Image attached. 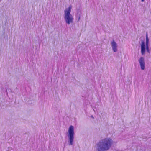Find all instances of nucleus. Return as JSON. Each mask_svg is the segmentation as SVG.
Listing matches in <instances>:
<instances>
[{
    "instance_id": "9",
    "label": "nucleus",
    "mask_w": 151,
    "mask_h": 151,
    "mask_svg": "<svg viewBox=\"0 0 151 151\" xmlns=\"http://www.w3.org/2000/svg\"><path fill=\"white\" fill-rule=\"evenodd\" d=\"M146 50L147 52H148V53H150V51L149 49V45H146Z\"/></svg>"
},
{
    "instance_id": "6",
    "label": "nucleus",
    "mask_w": 151,
    "mask_h": 151,
    "mask_svg": "<svg viewBox=\"0 0 151 151\" xmlns=\"http://www.w3.org/2000/svg\"><path fill=\"white\" fill-rule=\"evenodd\" d=\"M111 47L113 51L114 52H116L117 51V44L114 40L111 42Z\"/></svg>"
},
{
    "instance_id": "7",
    "label": "nucleus",
    "mask_w": 151,
    "mask_h": 151,
    "mask_svg": "<svg viewBox=\"0 0 151 151\" xmlns=\"http://www.w3.org/2000/svg\"><path fill=\"white\" fill-rule=\"evenodd\" d=\"M81 14V13L79 10L77 11V14L76 15V17L77 18L76 20L77 22H79L80 19Z\"/></svg>"
},
{
    "instance_id": "3",
    "label": "nucleus",
    "mask_w": 151,
    "mask_h": 151,
    "mask_svg": "<svg viewBox=\"0 0 151 151\" xmlns=\"http://www.w3.org/2000/svg\"><path fill=\"white\" fill-rule=\"evenodd\" d=\"M74 134V127L71 125L68 129L67 135L68 138V143L69 145H72L73 144Z\"/></svg>"
},
{
    "instance_id": "4",
    "label": "nucleus",
    "mask_w": 151,
    "mask_h": 151,
    "mask_svg": "<svg viewBox=\"0 0 151 151\" xmlns=\"http://www.w3.org/2000/svg\"><path fill=\"white\" fill-rule=\"evenodd\" d=\"M146 45L145 41L143 40L141 41V53L142 55H144L146 51Z\"/></svg>"
},
{
    "instance_id": "12",
    "label": "nucleus",
    "mask_w": 151,
    "mask_h": 151,
    "mask_svg": "<svg viewBox=\"0 0 151 151\" xmlns=\"http://www.w3.org/2000/svg\"><path fill=\"white\" fill-rule=\"evenodd\" d=\"M150 13L151 14V12Z\"/></svg>"
},
{
    "instance_id": "1",
    "label": "nucleus",
    "mask_w": 151,
    "mask_h": 151,
    "mask_svg": "<svg viewBox=\"0 0 151 151\" xmlns=\"http://www.w3.org/2000/svg\"><path fill=\"white\" fill-rule=\"evenodd\" d=\"M111 138L106 137L99 141L97 143L96 151H106L111 148L113 144Z\"/></svg>"
},
{
    "instance_id": "2",
    "label": "nucleus",
    "mask_w": 151,
    "mask_h": 151,
    "mask_svg": "<svg viewBox=\"0 0 151 151\" xmlns=\"http://www.w3.org/2000/svg\"><path fill=\"white\" fill-rule=\"evenodd\" d=\"M71 9V6H70L64 10V19L66 23L68 24L72 23L73 20V16L70 14Z\"/></svg>"
},
{
    "instance_id": "10",
    "label": "nucleus",
    "mask_w": 151,
    "mask_h": 151,
    "mask_svg": "<svg viewBox=\"0 0 151 151\" xmlns=\"http://www.w3.org/2000/svg\"><path fill=\"white\" fill-rule=\"evenodd\" d=\"M141 0V1H142V2H144V1H145V0Z\"/></svg>"
},
{
    "instance_id": "8",
    "label": "nucleus",
    "mask_w": 151,
    "mask_h": 151,
    "mask_svg": "<svg viewBox=\"0 0 151 151\" xmlns=\"http://www.w3.org/2000/svg\"><path fill=\"white\" fill-rule=\"evenodd\" d=\"M149 39L148 37V33L147 32L146 33V45H149Z\"/></svg>"
},
{
    "instance_id": "11",
    "label": "nucleus",
    "mask_w": 151,
    "mask_h": 151,
    "mask_svg": "<svg viewBox=\"0 0 151 151\" xmlns=\"http://www.w3.org/2000/svg\"><path fill=\"white\" fill-rule=\"evenodd\" d=\"M91 117H93V116H91Z\"/></svg>"
},
{
    "instance_id": "5",
    "label": "nucleus",
    "mask_w": 151,
    "mask_h": 151,
    "mask_svg": "<svg viewBox=\"0 0 151 151\" xmlns=\"http://www.w3.org/2000/svg\"><path fill=\"white\" fill-rule=\"evenodd\" d=\"M138 61L140 64L141 69L142 70H144L145 69V64L144 58L143 57H141Z\"/></svg>"
}]
</instances>
